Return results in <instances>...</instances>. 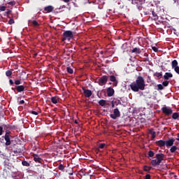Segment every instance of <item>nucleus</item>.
I'll return each instance as SVG.
<instances>
[{"instance_id": "nucleus-3", "label": "nucleus", "mask_w": 179, "mask_h": 179, "mask_svg": "<svg viewBox=\"0 0 179 179\" xmlns=\"http://www.w3.org/2000/svg\"><path fill=\"white\" fill-rule=\"evenodd\" d=\"M73 38V32L72 31H65L63 33V37L62 38V41H71Z\"/></svg>"}, {"instance_id": "nucleus-14", "label": "nucleus", "mask_w": 179, "mask_h": 179, "mask_svg": "<svg viewBox=\"0 0 179 179\" xmlns=\"http://www.w3.org/2000/svg\"><path fill=\"white\" fill-rule=\"evenodd\" d=\"M15 89L18 93H22V92H24V85H17L15 87Z\"/></svg>"}, {"instance_id": "nucleus-12", "label": "nucleus", "mask_w": 179, "mask_h": 179, "mask_svg": "<svg viewBox=\"0 0 179 179\" xmlns=\"http://www.w3.org/2000/svg\"><path fill=\"white\" fill-rule=\"evenodd\" d=\"M106 92L108 97H112V96H114L115 91L113 87H108Z\"/></svg>"}, {"instance_id": "nucleus-27", "label": "nucleus", "mask_w": 179, "mask_h": 179, "mask_svg": "<svg viewBox=\"0 0 179 179\" xmlns=\"http://www.w3.org/2000/svg\"><path fill=\"white\" fill-rule=\"evenodd\" d=\"M148 155V157H154L155 152H153L152 150H149Z\"/></svg>"}, {"instance_id": "nucleus-23", "label": "nucleus", "mask_w": 179, "mask_h": 179, "mask_svg": "<svg viewBox=\"0 0 179 179\" xmlns=\"http://www.w3.org/2000/svg\"><path fill=\"white\" fill-rule=\"evenodd\" d=\"M173 120H178L179 118V113H173L172 115Z\"/></svg>"}, {"instance_id": "nucleus-40", "label": "nucleus", "mask_w": 179, "mask_h": 179, "mask_svg": "<svg viewBox=\"0 0 179 179\" xmlns=\"http://www.w3.org/2000/svg\"><path fill=\"white\" fill-rule=\"evenodd\" d=\"M15 23V20L10 18L8 21V24H13Z\"/></svg>"}, {"instance_id": "nucleus-1", "label": "nucleus", "mask_w": 179, "mask_h": 179, "mask_svg": "<svg viewBox=\"0 0 179 179\" xmlns=\"http://www.w3.org/2000/svg\"><path fill=\"white\" fill-rule=\"evenodd\" d=\"M129 86L132 92H134L135 93H137L139 90L143 91L145 90V87H146L145 78L141 76H138L136 78V81L131 83Z\"/></svg>"}, {"instance_id": "nucleus-6", "label": "nucleus", "mask_w": 179, "mask_h": 179, "mask_svg": "<svg viewBox=\"0 0 179 179\" xmlns=\"http://www.w3.org/2000/svg\"><path fill=\"white\" fill-rule=\"evenodd\" d=\"M162 111L163 113V114H164L165 115H171V114H173V109H171V108H169L167 106H164L162 108Z\"/></svg>"}, {"instance_id": "nucleus-7", "label": "nucleus", "mask_w": 179, "mask_h": 179, "mask_svg": "<svg viewBox=\"0 0 179 179\" xmlns=\"http://www.w3.org/2000/svg\"><path fill=\"white\" fill-rule=\"evenodd\" d=\"M10 132L9 131H6L5 136H4V139L6 141V146H9L10 145L11 141H10Z\"/></svg>"}, {"instance_id": "nucleus-42", "label": "nucleus", "mask_w": 179, "mask_h": 179, "mask_svg": "<svg viewBox=\"0 0 179 179\" xmlns=\"http://www.w3.org/2000/svg\"><path fill=\"white\" fill-rule=\"evenodd\" d=\"M173 69L179 75V66H178V67H175Z\"/></svg>"}, {"instance_id": "nucleus-53", "label": "nucleus", "mask_w": 179, "mask_h": 179, "mask_svg": "<svg viewBox=\"0 0 179 179\" xmlns=\"http://www.w3.org/2000/svg\"><path fill=\"white\" fill-rule=\"evenodd\" d=\"M131 5H135V3H134V0H131Z\"/></svg>"}, {"instance_id": "nucleus-25", "label": "nucleus", "mask_w": 179, "mask_h": 179, "mask_svg": "<svg viewBox=\"0 0 179 179\" xmlns=\"http://www.w3.org/2000/svg\"><path fill=\"white\" fill-rule=\"evenodd\" d=\"M131 52H136V54H141V49L138 48H134L132 50Z\"/></svg>"}, {"instance_id": "nucleus-24", "label": "nucleus", "mask_w": 179, "mask_h": 179, "mask_svg": "<svg viewBox=\"0 0 179 179\" xmlns=\"http://www.w3.org/2000/svg\"><path fill=\"white\" fill-rule=\"evenodd\" d=\"M31 23H32L34 27H38V26H40V24L38 23V22H37L36 20H32Z\"/></svg>"}, {"instance_id": "nucleus-16", "label": "nucleus", "mask_w": 179, "mask_h": 179, "mask_svg": "<svg viewBox=\"0 0 179 179\" xmlns=\"http://www.w3.org/2000/svg\"><path fill=\"white\" fill-rule=\"evenodd\" d=\"M45 12H48L49 13L54 10V7L52 6H48L44 8Z\"/></svg>"}, {"instance_id": "nucleus-17", "label": "nucleus", "mask_w": 179, "mask_h": 179, "mask_svg": "<svg viewBox=\"0 0 179 179\" xmlns=\"http://www.w3.org/2000/svg\"><path fill=\"white\" fill-rule=\"evenodd\" d=\"M170 78H173V73L169 72L165 73L164 79H165V80H169Z\"/></svg>"}, {"instance_id": "nucleus-41", "label": "nucleus", "mask_w": 179, "mask_h": 179, "mask_svg": "<svg viewBox=\"0 0 179 179\" xmlns=\"http://www.w3.org/2000/svg\"><path fill=\"white\" fill-rule=\"evenodd\" d=\"M20 83H22V82L20 81V80H15V85H16L17 86H18V85H20Z\"/></svg>"}, {"instance_id": "nucleus-31", "label": "nucleus", "mask_w": 179, "mask_h": 179, "mask_svg": "<svg viewBox=\"0 0 179 179\" xmlns=\"http://www.w3.org/2000/svg\"><path fill=\"white\" fill-rule=\"evenodd\" d=\"M58 169H59V170H60L61 171H64L65 170V166H64V164H60L58 166Z\"/></svg>"}, {"instance_id": "nucleus-13", "label": "nucleus", "mask_w": 179, "mask_h": 179, "mask_svg": "<svg viewBox=\"0 0 179 179\" xmlns=\"http://www.w3.org/2000/svg\"><path fill=\"white\" fill-rule=\"evenodd\" d=\"M110 82H113V85L117 86L118 85V81L115 76H110L109 77Z\"/></svg>"}, {"instance_id": "nucleus-47", "label": "nucleus", "mask_w": 179, "mask_h": 179, "mask_svg": "<svg viewBox=\"0 0 179 179\" xmlns=\"http://www.w3.org/2000/svg\"><path fill=\"white\" fill-rule=\"evenodd\" d=\"M150 178H151L150 175V174H147V175H145V179H150Z\"/></svg>"}, {"instance_id": "nucleus-8", "label": "nucleus", "mask_w": 179, "mask_h": 179, "mask_svg": "<svg viewBox=\"0 0 179 179\" xmlns=\"http://www.w3.org/2000/svg\"><path fill=\"white\" fill-rule=\"evenodd\" d=\"M83 94L85 97L89 98L92 97V94H93V92L90 90H86L85 87H83Z\"/></svg>"}, {"instance_id": "nucleus-26", "label": "nucleus", "mask_w": 179, "mask_h": 179, "mask_svg": "<svg viewBox=\"0 0 179 179\" xmlns=\"http://www.w3.org/2000/svg\"><path fill=\"white\" fill-rule=\"evenodd\" d=\"M114 103L115 104V106H118V104H120V106L122 104V103H121V101L120 99H114Z\"/></svg>"}, {"instance_id": "nucleus-38", "label": "nucleus", "mask_w": 179, "mask_h": 179, "mask_svg": "<svg viewBox=\"0 0 179 179\" xmlns=\"http://www.w3.org/2000/svg\"><path fill=\"white\" fill-rule=\"evenodd\" d=\"M152 48L154 52H159V48H157V47L152 46Z\"/></svg>"}, {"instance_id": "nucleus-51", "label": "nucleus", "mask_w": 179, "mask_h": 179, "mask_svg": "<svg viewBox=\"0 0 179 179\" xmlns=\"http://www.w3.org/2000/svg\"><path fill=\"white\" fill-rule=\"evenodd\" d=\"M9 83L12 86V85H13V80H9Z\"/></svg>"}, {"instance_id": "nucleus-15", "label": "nucleus", "mask_w": 179, "mask_h": 179, "mask_svg": "<svg viewBox=\"0 0 179 179\" xmlns=\"http://www.w3.org/2000/svg\"><path fill=\"white\" fill-rule=\"evenodd\" d=\"M148 132L149 134L152 136V141H153V139H155V138H156V131H153V129H148Z\"/></svg>"}, {"instance_id": "nucleus-30", "label": "nucleus", "mask_w": 179, "mask_h": 179, "mask_svg": "<svg viewBox=\"0 0 179 179\" xmlns=\"http://www.w3.org/2000/svg\"><path fill=\"white\" fill-rule=\"evenodd\" d=\"M153 76H156L157 78H162L163 76V73L156 72L153 74Z\"/></svg>"}, {"instance_id": "nucleus-50", "label": "nucleus", "mask_w": 179, "mask_h": 179, "mask_svg": "<svg viewBox=\"0 0 179 179\" xmlns=\"http://www.w3.org/2000/svg\"><path fill=\"white\" fill-rule=\"evenodd\" d=\"M62 1H63V2H65L66 3L71 2V0H62Z\"/></svg>"}, {"instance_id": "nucleus-20", "label": "nucleus", "mask_w": 179, "mask_h": 179, "mask_svg": "<svg viewBox=\"0 0 179 179\" xmlns=\"http://www.w3.org/2000/svg\"><path fill=\"white\" fill-rule=\"evenodd\" d=\"M50 100L53 104H57L58 103V96H52Z\"/></svg>"}, {"instance_id": "nucleus-57", "label": "nucleus", "mask_w": 179, "mask_h": 179, "mask_svg": "<svg viewBox=\"0 0 179 179\" xmlns=\"http://www.w3.org/2000/svg\"><path fill=\"white\" fill-rule=\"evenodd\" d=\"M176 141H178V142H179V138H176Z\"/></svg>"}, {"instance_id": "nucleus-10", "label": "nucleus", "mask_w": 179, "mask_h": 179, "mask_svg": "<svg viewBox=\"0 0 179 179\" xmlns=\"http://www.w3.org/2000/svg\"><path fill=\"white\" fill-rule=\"evenodd\" d=\"M34 160L36 163H43V159L40 157V156L37 154L33 155Z\"/></svg>"}, {"instance_id": "nucleus-28", "label": "nucleus", "mask_w": 179, "mask_h": 179, "mask_svg": "<svg viewBox=\"0 0 179 179\" xmlns=\"http://www.w3.org/2000/svg\"><path fill=\"white\" fill-rule=\"evenodd\" d=\"M22 166H24L25 167L30 166V163L27 162V161H22Z\"/></svg>"}, {"instance_id": "nucleus-43", "label": "nucleus", "mask_w": 179, "mask_h": 179, "mask_svg": "<svg viewBox=\"0 0 179 179\" xmlns=\"http://www.w3.org/2000/svg\"><path fill=\"white\" fill-rule=\"evenodd\" d=\"M140 5H143L146 2V0H138Z\"/></svg>"}, {"instance_id": "nucleus-45", "label": "nucleus", "mask_w": 179, "mask_h": 179, "mask_svg": "<svg viewBox=\"0 0 179 179\" xmlns=\"http://www.w3.org/2000/svg\"><path fill=\"white\" fill-rule=\"evenodd\" d=\"M31 114H33L34 115H38V113L34 110L31 111Z\"/></svg>"}, {"instance_id": "nucleus-46", "label": "nucleus", "mask_w": 179, "mask_h": 179, "mask_svg": "<svg viewBox=\"0 0 179 179\" xmlns=\"http://www.w3.org/2000/svg\"><path fill=\"white\" fill-rule=\"evenodd\" d=\"M110 103H111L112 108H114V107H115V104L114 103V101H112Z\"/></svg>"}, {"instance_id": "nucleus-35", "label": "nucleus", "mask_w": 179, "mask_h": 179, "mask_svg": "<svg viewBox=\"0 0 179 179\" xmlns=\"http://www.w3.org/2000/svg\"><path fill=\"white\" fill-rule=\"evenodd\" d=\"M169 83H170L169 81L165 80L162 83V85L164 86V87H167V86H169Z\"/></svg>"}, {"instance_id": "nucleus-2", "label": "nucleus", "mask_w": 179, "mask_h": 179, "mask_svg": "<svg viewBox=\"0 0 179 179\" xmlns=\"http://www.w3.org/2000/svg\"><path fill=\"white\" fill-rule=\"evenodd\" d=\"M166 159V155L163 153H158L155 155V157L151 161V164L152 167H157V166H160L162 162H163Z\"/></svg>"}, {"instance_id": "nucleus-9", "label": "nucleus", "mask_w": 179, "mask_h": 179, "mask_svg": "<svg viewBox=\"0 0 179 179\" xmlns=\"http://www.w3.org/2000/svg\"><path fill=\"white\" fill-rule=\"evenodd\" d=\"M174 142H176V139L173 138H169L167 141H165V146H166V148H171V146L174 145Z\"/></svg>"}, {"instance_id": "nucleus-11", "label": "nucleus", "mask_w": 179, "mask_h": 179, "mask_svg": "<svg viewBox=\"0 0 179 179\" xmlns=\"http://www.w3.org/2000/svg\"><path fill=\"white\" fill-rule=\"evenodd\" d=\"M155 143L157 146H159V148H164V146H166V141H163V140L157 141Z\"/></svg>"}, {"instance_id": "nucleus-56", "label": "nucleus", "mask_w": 179, "mask_h": 179, "mask_svg": "<svg viewBox=\"0 0 179 179\" xmlns=\"http://www.w3.org/2000/svg\"><path fill=\"white\" fill-rule=\"evenodd\" d=\"M177 137L179 138V134H177Z\"/></svg>"}, {"instance_id": "nucleus-18", "label": "nucleus", "mask_w": 179, "mask_h": 179, "mask_svg": "<svg viewBox=\"0 0 179 179\" xmlns=\"http://www.w3.org/2000/svg\"><path fill=\"white\" fill-rule=\"evenodd\" d=\"M171 66L172 69H174V68H177L178 66V62H177L176 59H174L171 62Z\"/></svg>"}, {"instance_id": "nucleus-33", "label": "nucleus", "mask_w": 179, "mask_h": 179, "mask_svg": "<svg viewBox=\"0 0 179 179\" xmlns=\"http://www.w3.org/2000/svg\"><path fill=\"white\" fill-rule=\"evenodd\" d=\"M6 76H8V78L10 76H12V71L11 70H8L6 71Z\"/></svg>"}, {"instance_id": "nucleus-37", "label": "nucleus", "mask_w": 179, "mask_h": 179, "mask_svg": "<svg viewBox=\"0 0 179 179\" xmlns=\"http://www.w3.org/2000/svg\"><path fill=\"white\" fill-rule=\"evenodd\" d=\"M5 10H6V6H0V11L1 12H5Z\"/></svg>"}, {"instance_id": "nucleus-21", "label": "nucleus", "mask_w": 179, "mask_h": 179, "mask_svg": "<svg viewBox=\"0 0 179 179\" xmlns=\"http://www.w3.org/2000/svg\"><path fill=\"white\" fill-rule=\"evenodd\" d=\"M106 103H107V101L104 99H101L99 101V106H101V107H104V106H106Z\"/></svg>"}, {"instance_id": "nucleus-32", "label": "nucleus", "mask_w": 179, "mask_h": 179, "mask_svg": "<svg viewBox=\"0 0 179 179\" xmlns=\"http://www.w3.org/2000/svg\"><path fill=\"white\" fill-rule=\"evenodd\" d=\"M66 71H67L68 73H70L71 75H72V73H73V69H72V68H71V67H67Z\"/></svg>"}, {"instance_id": "nucleus-36", "label": "nucleus", "mask_w": 179, "mask_h": 179, "mask_svg": "<svg viewBox=\"0 0 179 179\" xmlns=\"http://www.w3.org/2000/svg\"><path fill=\"white\" fill-rule=\"evenodd\" d=\"M158 90H163L164 89V87H163V85L159 84L157 85Z\"/></svg>"}, {"instance_id": "nucleus-54", "label": "nucleus", "mask_w": 179, "mask_h": 179, "mask_svg": "<svg viewBox=\"0 0 179 179\" xmlns=\"http://www.w3.org/2000/svg\"><path fill=\"white\" fill-rule=\"evenodd\" d=\"M74 123L76 124H78V120H75V121H74Z\"/></svg>"}, {"instance_id": "nucleus-44", "label": "nucleus", "mask_w": 179, "mask_h": 179, "mask_svg": "<svg viewBox=\"0 0 179 179\" xmlns=\"http://www.w3.org/2000/svg\"><path fill=\"white\" fill-rule=\"evenodd\" d=\"M3 134V127L2 126H0V136Z\"/></svg>"}, {"instance_id": "nucleus-55", "label": "nucleus", "mask_w": 179, "mask_h": 179, "mask_svg": "<svg viewBox=\"0 0 179 179\" xmlns=\"http://www.w3.org/2000/svg\"><path fill=\"white\" fill-rule=\"evenodd\" d=\"M138 8L139 10H141V9H142V7H141V6H138Z\"/></svg>"}, {"instance_id": "nucleus-59", "label": "nucleus", "mask_w": 179, "mask_h": 179, "mask_svg": "<svg viewBox=\"0 0 179 179\" xmlns=\"http://www.w3.org/2000/svg\"><path fill=\"white\" fill-rule=\"evenodd\" d=\"M35 55H37V54H35Z\"/></svg>"}, {"instance_id": "nucleus-5", "label": "nucleus", "mask_w": 179, "mask_h": 179, "mask_svg": "<svg viewBox=\"0 0 179 179\" xmlns=\"http://www.w3.org/2000/svg\"><path fill=\"white\" fill-rule=\"evenodd\" d=\"M110 117L112 118V120H117V118L121 117V113L120 112L118 108L113 110V114H110Z\"/></svg>"}, {"instance_id": "nucleus-29", "label": "nucleus", "mask_w": 179, "mask_h": 179, "mask_svg": "<svg viewBox=\"0 0 179 179\" xmlns=\"http://www.w3.org/2000/svg\"><path fill=\"white\" fill-rule=\"evenodd\" d=\"M143 170H144V171H150V170H152V168H151V166H146V165H145L144 166H143Z\"/></svg>"}, {"instance_id": "nucleus-39", "label": "nucleus", "mask_w": 179, "mask_h": 179, "mask_svg": "<svg viewBox=\"0 0 179 179\" xmlns=\"http://www.w3.org/2000/svg\"><path fill=\"white\" fill-rule=\"evenodd\" d=\"M152 15L154 17H156L155 19H159V17L157 16V14L155 11H152Z\"/></svg>"}, {"instance_id": "nucleus-4", "label": "nucleus", "mask_w": 179, "mask_h": 179, "mask_svg": "<svg viewBox=\"0 0 179 179\" xmlns=\"http://www.w3.org/2000/svg\"><path fill=\"white\" fill-rule=\"evenodd\" d=\"M108 81V76H103L97 79L96 83H98L99 86H104V85H106Z\"/></svg>"}, {"instance_id": "nucleus-22", "label": "nucleus", "mask_w": 179, "mask_h": 179, "mask_svg": "<svg viewBox=\"0 0 179 179\" xmlns=\"http://www.w3.org/2000/svg\"><path fill=\"white\" fill-rule=\"evenodd\" d=\"M13 153H22L23 152V150L22 148H14L13 150Z\"/></svg>"}, {"instance_id": "nucleus-48", "label": "nucleus", "mask_w": 179, "mask_h": 179, "mask_svg": "<svg viewBox=\"0 0 179 179\" xmlns=\"http://www.w3.org/2000/svg\"><path fill=\"white\" fill-rule=\"evenodd\" d=\"M18 104H20V105L24 104V100L20 101Z\"/></svg>"}, {"instance_id": "nucleus-34", "label": "nucleus", "mask_w": 179, "mask_h": 179, "mask_svg": "<svg viewBox=\"0 0 179 179\" xmlns=\"http://www.w3.org/2000/svg\"><path fill=\"white\" fill-rule=\"evenodd\" d=\"M98 148L99 149H104L106 148V143H99Z\"/></svg>"}, {"instance_id": "nucleus-49", "label": "nucleus", "mask_w": 179, "mask_h": 179, "mask_svg": "<svg viewBox=\"0 0 179 179\" xmlns=\"http://www.w3.org/2000/svg\"><path fill=\"white\" fill-rule=\"evenodd\" d=\"M11 13H12V10H7V12H6V15H10Z\"/></svg>"}, {"instance_id": "nucleus-52", "label": "nucleus", "mask_w": 179, "mask_h": 179, "mask_svg": "<svg viewBox=\"0 0 179 179\" xmlns=\"http://www.w3.org/2000/svg\"><path fill=\"white\" fill-rule=\"evenodd\" d=\"M9 5H12V6H13V5H15V2L10 1V2L9 3Z\"/></svg>"}, {"instance_id": "nucleus-19", "label": "nucleus", "mask_w": 179, "mask_h": 179, "mask_svg": "<svg viewBox=\"0 0 179 179\" xmlns=\"http://www.w3.org/2000/svg\"><path fill=\"white\" fill-rule=\"evenodd\" d=\"M176 150H178V147L176 145H172L170 149L171 153H175Z\"/></svg>"}, {"instance_id": "nucleus-58", "label": "nucleus", "mask_w": 179, "mask_h": 179, "mask_svg": "<svg viewBox=\"0 0 179 179\" xmlns=\"http://www.w3.org/2000/svg\"><path fill=\"white\" fill-rule=\"evenodd\" d=\"M73 173H70V176H72Z\"/></svg>"}]
</instances>
